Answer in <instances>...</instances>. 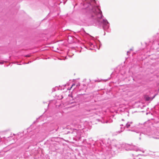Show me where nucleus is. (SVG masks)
Returning <instances> with one entry per match:
<instances>
[{
    "instance_id": "1",
    "label": "nucleus",
    "mask_w": 159,
    "mask_h": 159,
    "mask_svg": "<svg viewBox=\"0 0 159 159\" xmlns=\"http://www.w3.org/2000/svg\"><path fill=\"white\" fill-rule=\"evenodd\" d=\"M91 12L92 18L94 20V21L95 23L98 22L99 24H102L103 29L107 32H110L111 31V30L109 28L110 24L106 19H102L103 16L99 7L98 6L93 7Z\"/></svg>"
},
{
    "instance_id": "2",
    "label": "nucleus",
    "mask_w": 159,
    "mask_h": 159,
    "mask_svg": "<svg viewBox=\"0 0 159 159\" xmlns=\"http://www.w3.org/2000/svg\"><path fill=\"white\" fill-rule=\"evenodd\" d=\"M83 131L82 130H77V129H74L72 132L73 135L80 139L81 137L83 134Z\"/></svg>"
},
{
    "instance_id": "3",
    "label": "nucleus",
    "mask_w": 159,
    "mask_h": 159,
    "mask_svg": "<svg viewBox=\"0 0 159 159\" xmlns=\"http://www.w3.org/2000/svg\"><path fill=\"white\" fill-rule=\"evenodd\" d=\"M129 148L128 149H126V150H134L135 151H142V152L144 153V151L143 150H141L139 148H138L137 147H134L132 146L129 145Z\"/></svg>"
},
{
    "instance_id": "4",
    "label": "nucleus",
    "mask_w": 159,
    "mask_h": 159,
    "mask_svg": "<svg viewBox=\"0 0 159 159\" xmlns=\"http://www.w3.org/2000/svg\"><path fill=\"white\" fill-rule=\"evenodd\" d=\"M135 126L133 125V123L132 121L128 122L125 125V127L126 128H130L132 129Z\"/></svg>"
},
{
    "instance_id": "5",
    "label": "nucleus",
    "mask_w": 159,
    "mask_h": 159,
    "mask_svg": "<svg viewBox=\"0 0 159 159\" xmlns=\"http://www.w3.org/2000/svg\"><path fill=\"white\" fill-rule=\"evenodd\" d=\"M120 130L118 131H116V133L117 134H119L124 131L125 130V129L126 128L125 127V126H124V125L123 124H121L120 125Z\"/></svg>"
},
{
    "instance_id": "6",
    "label": "nucleus",
    "mask_w": 159,
    "mask_h": 159,
    "mask_svg": "<svg viewBox=\"0 0 159 159\" xmlns=\"http://www.w3.org/2000/svg\"><path fill=\"white\" fill-rule=\"evenodd\" d=\"M75 128H78V129H77V130H82V129H83V128H81V125H75Z\"/></svg>"
},
{
    "instance_id": "7",
    "label": "nucleus",
    "mask_w": 159,
    "mask_h": 159,
    "mask_svg": "<svg viewBox=\"0 0 159 159\" xmlns=\"http://www.w3.org/2000/svg\"><path fill=\"white\" fill-rule=\"evenodd\" d=\"M89 45H90L91 48H90L89 49L91 50L93 49V48H95V46L94 44H93L92 43H89Z\"/></svg>"
},
{
    "instance_id": "8",
    "label": "nucleus",
    "mask_w": 159,
    "mask_h": 159,
    "mask_svg": "<svg viewBox=\"0 0 159 159\" xmlns=\"http://www.w3.org/2000/svg\"><path fill=\"white\" fill-rule=\"evenodd\" d=\"M147 156V154H146V155H143V154H139L138 155H135L134 156V157H137V156Z\"/></svg>"
},
{
    "instance_id": "9",
    "label": "nucleus",
    "mask_w": 159,
    "mask_h": 159,
    "mask_svg": "<svg viewBox=\"0 0 159 159\" xmlns=\"http://www.w3.org/2000/svg\"><path fill=\"white\" fill-rule=\"evenodd\" d=\"M90 2H88V6H91V4L90 3Z\"/></svg>"
},
{
    "instance_id": "10",
    "label": "nucleus",
    "mask_w": 159,
    "mask_h": 159,
    "mask_svg": "<svg viewBox=\"0 0 159 159\" xmlns=\"http://www.w3.org/2000/svg\"><path fill=\"white\" fill-rule=\"evenodd\" d=\"M74 85H75V84H73L72 85L71 87L69 89L70 90L72 88V87Z\"/></svg>"
},
{
    "instance_id": "11",
    "label": "nucleus",
    "mask_w": 159,
    "mask_h": 159,
    "mask_svg": "<svg viewBox=\"0 0 159 159\" xmlns=\"http://www.w3.org/2000/svg\"><path fill=\"white\" fill-rule=\"evenodd\" d=\"M129 52H130L129 51H127V55H128V54L129 53Z\"/></svg>"
},
{
    "instance_id": "12",
    "label": "nucleus",
    "mask_w": 159,
    "mask_h": 159,
    "mask_svg": "<svg viewBox=\"0 0 159 159\" xmlns=\"http://www.w3.org/2000/svg\"><path fill=\"white\" fill-rule=\"evenodd\" d=\"M128 131H130V130H131V131H133V130H130V129H128Z\"/></svg>"
},
{
    "instance_id": "13",
    "label": "nucleus",
    "mask_w": 159,
    "mask_h": 159,
    "mask_svg": "<svg viewBox=\"0 0 159 159\" xmlns=\"http://www.w3.org/2000/svg\"><path fill=\"white\" fill-rule=\"evenodd\" d=\"M3 63V62H0V64H2Z\"/></svg>"
},
{
    "instance_id": "14",
    "label": "nucleus",
    "mask_w": 159,
    "mask_h": 159,
    "mask_svg": "<svg viewBox=\"0 0 159 159\" xmlns=\"http://www.w3.org/2000/svg\"><path fill=\"white\" fill-rule=\"evenodd\" d=\"M26 57H29V55H26Z\"/></svg>"
},
{
    "instance_id": "15",
    "label": "nucleus",
    "mask_w": 159,
    "mask_h": 159,
    "mask_svg": "<svg viewBox=\"0 0 159 159\" xmlns=\"http://www.w3.org/2000/svg\"><path fill=\"white\" fill-rule=\"evenodd\" d=\"M130 51H132V49H130Z\"/></svg>"
},
{
    "instance_id": "16",
    "label": "nucleus",
    "mask_w": 159,
    "mask_h": 159,
    "mask_svg": "<svg viewBox=\"0 0 159 159\" xmlns=\"http://www.w3.org/2000/svg\"><path fill=\"white\" fill-rule=\"evenodd\" d=\"M122 121H124V120L123 119H122Z\"/></svg>"
},
{
    "instance_id": "17",
    "label": "nucleus",
    "mask_w": 159,
    "mask_h": 159,
    "mask_svg": "<svg viewBox=\"0 0 159 159\" xmlns=\"http://www.w3.org/2000/svg\"><path fill=\"white\" fill-rule=\"evenodd\" d=\"M147 100H149V99L147 98Z\"/></svg>"
},
{
    "instance_id": "18",
    "label": "nucleus",
    "mask_w": 159,
    "mask_h": 159,
    "mask_svg": "<svg viewBox=\"0 0 159 159\" xmlns=\"http://www.w3.org/2000/svg\"><path fill=\"white\" fill-rule=\"evenodd\" d=\"M69 37L71 38V36Z\"/></svg>"
}]
</instances>
